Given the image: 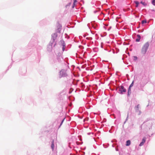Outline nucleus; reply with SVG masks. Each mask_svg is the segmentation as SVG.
Segmentation results:
<instances>
[{
	"mask_svg": "<svg viewBox=\"0 0 155 155\" xmlns=\"http://www.w3.org/2000/svg\"><path fill=\"white\" fill-rule=\"evenodd\" d=\"M64 120H64H62V121L61 122V124H62V123L63 122Z\"/></svg>",
	"mask_w": 155,
	"mask_h": 155,
	"instance_id": "obj_19",
	"label": "nucleus"
},
{
	"mask_svg": "<svg viewBox=\"0 0 155 155\" xmlns=\"http://www.w3.org/2000/svg\"><path fill=\"white\" fill-rule=\"evenodd\" d=\"M140 3L144 6L146 5H147V4L145 3L144 2H143L142 1Z\"/></svg>",
	"mask_w": 155,
	"mask_h": 155,
	"instance_id": "obj_12",
	"label": "nucleus"
},
{
	"mask_svg": "<svg viewBox=\"0 0 155 155\" xmlns=\"http://www.w3.org/2000/svg\"><path fill=\"white\" fill-rule=\"evenodd\" d=\"M130 91L131 92V89H130H130H129H129H128V94L130 92Z\"/></svg>",
	"mask_w": 155,
	"mask_h": 155,
	"instance_id": "obj_16",
	"label": "nucleus"
},
{
	"mask_svg": "<svg viewBox=\"0 0 155 155\" xmlns=\"http://www.w3.org/2000/svg\"><path fill=\"white\" fill-rule=\"evenodd\" d=\"M130 144V140H128L126 142V146H128Z\"/></svg>",
	"mask_w": 155,
	"mask_h": 155,
	"instance_id": "obj_7",
	"label": "nucleus"
},
{
	"mask_svg": "<svg viewBox=\"0 0 155 155\" xmlns=\"http://www.w3.org/2000/svg\"><path fill=\"white\" fill-rule=\"evenodd\" d=\"M75 5V3H73V5L72 6V8H74Z\"/></svg>",
	"mask_w": 155,
	"mask_h": 155,
	"instance_id": "obj_15",
	"label": "nucleus"
},
{
	"mask_svg": "<svg viewBox=\"0 0 155 155\" xmlns=\"http://www.w3.org/2000/svg\"><path fill=\"white\" fill-rule=\"evenodd\" d=\"M134 3L136 4V7H138V5L139 4V2H138L135 1H134Z\"/></svg>",
	"mask_w": 155,
	"mask_h": 155,
	"instance_id": "obj_9",
	"label": "nucleus"
},
{
	"mask_svg": "<svg viewBox=\"0 0 155 155\" xmlns=\"http://www.w3.org/2000/svg\"><path fill=\"white\" fill-rule=\"evenodd\" d=\"M56 26L58 31V33H60V31L61 28V25L59 22H58L57 23Z\"/></svg>",
	"mask_w": 155,
	"mask_h": 155,
	"instance_id": "obj_3",
	"label": "nucleus"
},
{
	"mask_svg": "<svg viewBox=\"0 0 155 155\" xmlns=\"http://www.w3.org/2000/svg\"><path fill=\"white\" fill-rule=\"evenodd\" d=\"M121 94H122L124 92H126V90L124 88V87L123 86H121V87L119 90Z\"/></svg>",
	"mask_w": 155,
	"mask_h": 155,
	"instance_id": "obj_4",
	"label": "nucleus"
},
{
	"mask_svg": "<svg viewBox=\"0 0 155 155\" xmlns=\"http://www.w3.org/2000/svg\"><path fill=\"white\" fill-rule=\"evenodd\" d=\"M139 104H138L136 107H135V108L136 109V110L137 111L139 110Z\"/></svg>",
	"mask_w": 155,
	"mask_h": 155,
	"instance_id": "obj_10",
	"label": "nucleus"
},
{
	"mask_svg": "<svg viewBox=\"0 0 155 155\" xmlns=\"http://www.w3.org/2000/svg\"><path fill=\"white\" fill-rule=\"evenodd\" d=\"M149 46V44L148 42H147L144 45L141 50V53L142 54H144L146 53Z\"/></svg>",
	"mask_w": 155,
	"mask_h": 155,
	"instance_id": "obj_1",
	"label": "nucleus"
},
{
	"mask_svg": "<svg viewBox=\"0 0 155 155\" xmlns=\"http://www.w3.org/2000/svg\"><path fill=\"white\" fill-rule=\"evenodd\" d=\"M51 147L53 150L54 148V141L53 140L52 141V142Z\"/></svg>",
	"mask_w": 155,
	"mask_h": 155,
	"instance_id": "obj_8",
	"label": "nucleus"
},
{
	"mask_svg": "<svg viewBox=\"0 0 155 155\" xmlns=\"http://www.w3.org/2000/svg\"><path fill=\"white\" fill-rule=\"evenodd\" d=\"M88 118H85V119H84V121H85V120H88Z\"/></svg>",
	"mask_w": 155,
	"mask_h": 155,
	"instance_id": "obj_18",
	"label": "nucleus"
},
{
	"mask_svg": "<svg viewBox=\"0 0 155 155\" xmlns=\"http://www.w3.org/2000/svg\"><path fill=\"white\" fill-rule=\"evenodd\" d=\"M137 38L136 39V41L137 42H139L140 41V36L139 35H137Z\"/></svg>",
	"mask_w": 155,
	"mask_h": 155,
	"instance_id": "obj_6",
	"label": "nucleus"
},
{
	"mask_svg": "<svg viewBox=\"0 0 155 155\" xmlns=\"http://www.w3.org/2000/svg\"><path fill=\"white\" fill-rule=\"evenodd\" d=\"M134 58H135V59H137V57H134Z\"/></svg>",
	"mask_w": 155,
	"mask_h": 155,
	"instance_id": "obj_20",
	"label": "nucleus"
},
{
	"mask_svg": "<svg viewBox=\"0 0 155 155\" xmlns=\"http://www.w3.org/2000/svg\"><path fill=\"white\" fill-rule=\"evenodd\" d=\"M60 75L61 77H64L67 75L66 71L63 69L61 70L60 72Z\"/></svg>",
	"mask_w": 155,
	"mask_h": 155,
	"instance_id": "obj_2",
	"label": "nucleus"
},
{
	"mask_svg": "<svg viewBox=\"0 0 155 155\" xmlns=\"http://www.w3.org/2000/svg\"><path fill=\"white\" fill-rule=\"evenodd\" d=\"M146 138L145 137L143 138L142 140V142L140 144L139 146H141L143 145L144 143L145 142Z\"/></svg>",
	"mask_w": 155,
	"mask_h": 155,
	"instance_id": "obj_5",
	"label": "nucleus"
},
{
	"mask_svg": "<svg viewBox=\"0 0 155 155\" xmlns=\"http://www.w3.org/2000/svg\"><path fill=\"white\" fill-rule=\"evenodd\" d=\"M63 50L64 51V46L63 47Z\"/></svg>",
	"mask_w": 155,
	"mask_h": 155,
	"instance_id": "obj_21",
	"label": "nucleus"
},
{
	"mask_svg": "<svg viewBox=\"0 0 155 155\" xmlns=\"http://www.w3.org/2000/svg\"><path fill=\"white\" fill-rule=\"evenodd\" d=\"M77 2V0H74V3H76Z\"/></svg>",
	"mask_w": 155,
	"mask_h": 155,
	"instance_id": "obj_17",
	"label": "nucleus"
},
{
	"mask_svg": "<svg viewBox=\"0 0 155 155\" xmlns=\"http://www.w3.org/2000/svg\"><path fill=\"white\" fill-rule=\"evenodd\" d=\"M147 23V21L146 20H143L142 21V24H143Z\"/></svg>",
	"mask_w": 155,
	"mask_h": 155,
	"instance_id": "obj_11",
	"label": "nucleus"
},
{
	"mask_svg": "<svg viewBox=\"0 0 155 155\" xmlns=\"http://www.w3.org/2000/svg\"><path fill=\"white\" fill-rule=\"evenodd\" d=\"M133 85V82L129 86V89H130V88L132 87Z\"/></svg>",
	"mask_w": 155,
	"mask_h": 155,
	"instance_id": "obj_14",
	"label": "nucleus"
},
{
	"mask_svg": "<svg viewBox=\"0 0 155 155\" xmlns=\"http://www.w3.org/2000/svg\"><path fill=\"white\" fill-rule=\"evenodd\" d=\"M152 4L154 5H155V0H153L152 2Z\"/></svg>",
	"mask_w": 155,
	"mask_h": 155,
	"instance_id": "obj_13",
	"label": "nucleus"
},
{
	"mask_svg": "<svg viewBox=\"0 0 155 155\" xmlns=\"http://www.w3.org/2000/svg\"><path fill=\"white\" fill-rule=\"evenodd\" d=\"M139 112H140V113H141V112L139 110Z\"/></svg>",
	"mask_w": 155,
	"mask_h": 155,
	"instance_id": "obj_22",
	"label": "nucleus"
}]
</instances>
